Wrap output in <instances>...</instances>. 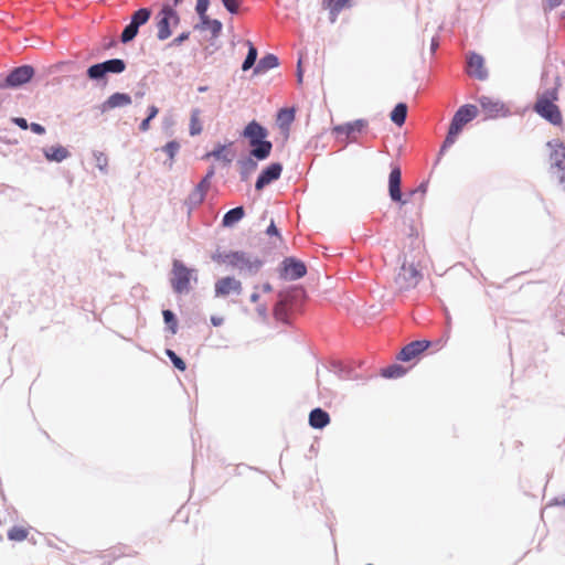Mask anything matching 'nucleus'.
<instances>
[{
    "mask_svg": "<svg viewBox=\"0 0 565 565\" xmlns=\"http://www.w3.org/2000/svg\"><path fill=\"white\" fill-rule=\"evenodd\" d=\"M227 258L231 267L247 276L256 275L264 265L259 257L243 250L230 252Z\"/></svg>",
    "mask_w": 565,
    "mask_h": 565,
    "instance_id": "5",
    "label": "nucleus"
},
{
    "mask_svg": "<svg viewBox=\"0 0 565 565\" xmlns=\"http://www.w3.org/2000/svg\"><path fill=\"white\" fill-rule=\"evenodd\" d=\"M426 191H427V184H426V183H420V184L418 185V188H417V189L412 190V191L408 193V196H413V195H414L415 193H417V192H420L422 194H425V193H426Z\"/></svg>",
    "mask_w": 565,
    "mask_h": 565,
    "instance_id": "52",
    "label": "nucleus"
},
{
    "mask_svg": "<svg viewBox=\"0 0 565 565\" xmlns=\"http://www.w3.org/2000/svg\"><path fill=\"white\" fill-rule=\"evenodd\" d=\"M307 273L305 264L294 257H288L281 263L280 277L286 280H297Z\"/></svg>",
    "mask_w": 565,
    "mask_h": 565,
    "instance_id": "9",
    "label": "nucleus"
},
{
    "mask_svg": "<svg viewBox=\"0 0 565 565\" xmlns=\"http://www.w3.org/2000/svg\"><path fill=\"white\" fill-rule=\"evenodd\" d=\"M422 277V273L414 264H407V262L404 260L394 277V284L399 291H406L415 288Z\"/></svg>",
    "mask_w": 565,
    "mask_h": 565,
    "instance_id": "6",
    "label": "nucleus"
},
{
    "mask_svg": "<svg viewBox=\"0 0 565 565\" xmlns=\"http://www.w3.org/2000/svg\"><path fill=\"white\" fill-rule=\"evenodd\" d=\"M534 110L551 124L557 126L562 122V114L554 103L536 102Z\"/></svg>",
    "mask_w": 565,
    "mask_h": 565,
    "instance_id": "12",
    "label": "nucleus"
},
{
    "mask_svg": "<svg viewBox=\"0 0 565 565\" xmlns=\"http://www.w3.org/2000/svg\"><path fill=\"white\" fill-rule=\"evenodd\" d=\"M278 301L274 306V317L284 323H288V315L289 309L292 306L294 297L289 294H285L284 291H279Z\"/></svg>",
    "mask_w": 565,
    "mask_h": 565,
    "instance_id": "14",
    "label": "nucleus"
},
{
    "mask_svg": "<svg viewBox=\"0 0 565 565\" xmlns=\"http://www.w3.org/2000/svg\"><path fill=\"white\" fill-rule=\"evenodd\" d=\"M245 215V211L243 206H236L230 211H227L222 220V225L224 227H232L237 222H239Z\"/></svg>",
    "mask_w": 565,
    "mask_h": 565,
    "instance_id": "26",
    "label": "nucleus"
},
{
    "mask_svg": "<svg viewBox=\"0 0 565 565\" xmlns=\"http://www.w3.org/2000/svg\"><path fill=\"white\" fill-rule=\"evenodd\" d=\"M430 345V342L427 340H416L407 345H405L399 354L397 355V359L404 362H408L416 358L418 354L427 350Z\"/></svg>",
    "mask_w": 565,
    "mask_h": 565,
    "instance_id": "15",
    "label": "nucleus"
},
{
    "mask_svg": "<svg viewBox=\"0 0 565 565\" xmlns=\"http://www.w3.org/2000/svg\"><path fill=\"white\" fill-rule=\"evenodd\" d=\"M246 44L248 46V52L242 64V70L244 72L250 70L255 65L258 56L257 49L254 46V44L250 41H247Z\"/></svg>",
    "mask_w": 565,
    "mask_h": 565,
    "instance_id": "33",
    "label": "nucleus"
},
{
    "mask_svg": "<svg viewBox=\"0 0 565 565\" xmlns=\"http://www.w3.org/2000/svg\"><path fill=\"white\" fill-rule=\"evenodd\" d=\"M278 65V57L274 54L268 53L258 61V63L254 67V74L266 73L267 71L275 68Z\"/></svg>",
    "mask_w": 565,
    "mask_h": 565,
    "instance_id": "23",
    "label": "nucleus"
},
{
    "mask_svg": "<svg viewBox=\"0 0 565 565\" xmlns=\"http://www.w3.org/2000/svg\"><path fill=\"white\" fill-rule=\"evenodd\" d=\"M554 81V86L552 87H545L543 88L537 96L536 102H545V103H554V100L557 99V89L559 86V78L558 76H553L552 78Z\"/></svg>",
    "mask_w": 565,
    "mask_h": 565,
    "instance_id": "25",
    "label": "nucleus"
},
{
    "mask_svg": "<svg viewBox=\"0 0 565 565\" xmlns=\"http://www.w3.org/2000/svg\"><path fill=\"white\" fill-rule=\"evenodd\" d=\"M200 110L194 109L191 114L190 135L196 136L202 131V125L199 121Z\"/></svg>",
    "mask_w": 565,
    "mask_h": 565,
    "instance_id": "40",
    "label": "nucleus"
},
{
    "mask_svg": "<svg viewBox=\"0 0 565 565\" xmlns=\"http://www.w3.org/2000/svg\"><path fill=\"white\" fill-rule=\"evenodd\" d=\"M256 311L263 321H266L268 319V310L265 305L257 306Z\"/></svg>",
    "mask_w": 565,
    "mask_h": 565,
    "instance_id": "50",
    "label": "nucleus"
},
{
    "mask_svg": "<svg viewBox=\"0 0 565 565\" xmlns=\"http://www.w3.org/2000/svg\"><path fill=\"white\" fill-rule=\"evenodd\" d=\"M210 0H196L195 12L199 17L206 15Z\"/></svg>",
    "mask_w": 565,
    "mask_h": 565,
    "instance_id": "44",
    "label": "nucleus"
},
{
    "mask_svg": "<svg viewBox=\"0 0 565 565\" xmlns=\"http://www.w3.org/2000/svg\"><path fill=\"white\" fill-rule=\"evenodd\" d=\"M367 122L363 119H358L352 122H347L344 125L337 126L334 131L338 135H345L347 137H351L355 132L362 131L366 127Z\"/></svg>",
    "mask_w": 565,
    "mask_h": 565,
    "instance_id": "22",
    "label": "nucleus"
},
{
    "mask_svg": "<svg viewBox=\"0 0 565 565\" xmlns=\"http://www.w3.org/2000/svg\"><path fill=\"white\" fill-rule=\"evenodd\" d=\"M297 78L298 83L302 82V71H301V61H298V70H297Z\"/></svg>",
    "mask_w": 565,
    "mask_h": 565,
    "instance_id": "59",
    "label": "nucleus"
},
{
    "mask_svg": "<svg viewBox=\"0 0 565 565\" xmlns=\"http://www.w3.org/2000/svg\"><path fill=\"white\" fill-rule=\"evenodd\" d=\"M43 152L49 161L62 162L70 157L68 150L62 146L44 148Z\"/></svg>",
    "mask_w": 565,
    "mask_h": 565,
    "instance_id": "24",
    "label": "nucleus"
},
{
    "mask_svg": "<svg viewBox=\"0 0 565 565\" xmlns=\"http://www.w3.org/2000/svg\"><path fill=\"white\" fill-rule=\"evenodd\" d=\"M553 504H555V505H564L565 507V495L562 499H555Z\"/></svg>",
    "mask_w": 565,
    "mask_h": 565,
    "instance_id": "63",
    "label": "nucleus"
},
{
    "mask_svg": "<svg viewBox=\"0 0 565 565\" xmlns=\"http://www.w3.org/2000/svg\"><path fill=\"white\" fill-rule=\"evenodd\" d=\"M407 117V105L398 103L390 114L391 120L398 127L404 125Z\"/></svg>",
    "mask_w": 565,
    "mask_h": 565,
    "instance_id": "29",
    "label": "nucleus"
},
{
    "mask_svg": "<svg viewBox=\"0 0 565 565\" xmlns=\"http://www.w3.org/2000/svg\"><path fill=\"white\" fill-rule=\"evenodd\" d=\"M211 322L214 327H220L223 324L224 322V319L222 317H216V316H212L211 317Z\"/></svg>",
    "mask_w": 565,
    "mask_h": 565,
    "instance_id": "55",
    "label": "nucleus"
},
{
    "mask_svg": "<svg viewBox=\"0 0 565 565\" xmlns=\"http://www.w3.org/2000/svg\"><path fill=\"white\" fill-rule=\"evenodd\" d=\"M191 281L198 282L196 269L186 267L181 260L174 259L170 274V285L174 294L186 295L191 290Z\"/></svg>",
    "mask_w": 565,
    "mask_h": 565,
    "instance_id": "3",
    "label": "nucleus"
},
{
    "mask_svg": "<svg viewBox=\"0 0 565 565\" xmlns=\"http://www.w3.org/2000/svg\"><path fill=\"white\" fill-rule=\"evenodd\" d=\"M479 104L481 107L490 114L491 117L502 113L503 116H507L509 114V110L505 109V106L503 103L499 100H493L492 98L488 96H481L479 98Z\"/></svg>",
    "mask_w": 565,
    "mask_h": 565,
    "instance_id": "19",
    "label": "nucleus"
},
{
    "mask_svg": "<svg viewBox=\"0 0 565 565\" xmlns=\"http://www.w3.org/2000/svg\"><path fill=\"white\" fill-rule=\"evenodd\" d=\"M29 128L31 129L32 132H34L36 135L45 134V128L38 122L30 124Z\"/></svg>",
    "mask_w": 565,
    "mask_h": 565,
    "instance_id": "49",
    "label": "nucleus"
},
{
    "mask_svg": "<svg viewBox=\"0 0 565 565\" xmlns=\"http://www.w3.org/2000/svg\"><path fill=\"white\" fill-rule=\"evenodd\" d=\"M180 150V143L175 140L169 141L166 146L162 147V151L167 153L169 160L164 162L166 166H168L169 169L172 168L174 157Z\"/></svg>",
    "mask_w": 565,
    "mask_h": 565,
    "instance_id": "34",
    "label": "nucleus"
},
{
    "mask_svg": "<svg viewBox=\"0 0 565 565\" xmlns=\"http://www.w3.org/2000/svg\"><path fill=\"white\" fill-rule=\"evenodd\" d=\"M206 192L207 191L201 189L198 185L193 189V191L185 200V205L188 206L189 211L196 209L204 201Z\"/></svg>",
    "mask_w": 565,
    "mask_h": 565,
    "instance_id": "28",
    "label": "nucleus"
},
{
    "mask_svg": "<svg viewBox=\"0 0 565 565\" xmlns=\"http://www.w3.org/2000/svg\"><path fill=\"white\" fill-rule=\"evenodd\" d=\"M268 131L256 120H252L244 128L242 136L249 141L250 156L256 160H265L270 156L273 143L266 140Z\"/></svg>",
    "mask_w": 565,
    "mask_h": 565,
    "instance_id": "1",
    "label": "nucleus"
},
{
    "mask_svg": "<svg viewBox=\"0 0 565 565\" xmlns=\"http://www.w3.org/2000/svg\"><path fill=\"white\" fill-rule=\"evenodd\" d=\"M150 121H151V119H150V118H145V119L141 121L140 126H139V129H140L141 131H147V130L149 129Z\"/></svg>",
    "mask_w": 565,
    "mask_h": 565,
    "instance_id": "56",
    "label": "nucleus"
},
{
    "mask_svg": "<svg viewBox=\"0 0 565 565\" xmlns=\"http://www.w3.org/2000/svg\"><path fill=\"white\" fill-rule=\"evenodd\" d=\"M401 184L402 172L399 167L395 166L392 168L388 175V195L393 202L399 203L401 205H405L408 202V200L403 199Z\"/></svg>",
    "mask_w": 565,
    "mask_h": 565,
    "instance_id": "10",
    "label": "nucleus"
},
{
    "mask_svg": "<svg viewBox=\"0 0 565 565\" xmlns=\"http://www.w3.org/2000/svg\"><path fill=\"white\" fill-rule=\"evenodd\" d=\"M227 145H217L211 152L206 154V157H213L216 160H222L224 163L228 164L233 160V154L226 152Z\"/></svg>",
    "mask_w": 565,
    "mask_h": 565,
    "instance_id": "31",
    "label": "nucleus"
},
{
    "mask_svg": "<svg viewBox=\"0 0 565 565\" xmlns=\"http://www.w3.org/2000/svg\"><path fill=\"white\" fill-rule=\"evenodd\" d=\"M148 111L149 114L147 118H150L152 120L158 115L159 109L154 105H151L148 107Z\"/></svg>",
    "mask_w": 565,
    "mask_h": 565,
    "instance_id": "54",
    "label": "nucleus"
},
{
    "mask_svg": "<svg viewBox=\"0 0 565 565\" xmlns=\"http://www.w3.org/2000/svg\"><path fill=\"white\" fill-rule=\"evenodd\" d=\"M237 166L239 168V175L242 181H247L248 178L256 171L257 162L254 157L250 154L248 157H244L237 161Z\"/></svg>",
    "mask_w": 565,
    "mask_h": 565,
    "instance_id": "21",
    "label": "nucleus"
},
{
    "mask_svg": "<svg viewBox=\"0 0 565 565\" xmlns=\"http://www.w3.org/2000/svg\"><path fill=\"white\" fill-rule=\"evenodd\" d=\"M213 175H214V169L211 168L207 171L206 175L196 185L200 186L201 189L207 191L210 188V181L213 178Z\"/></svg>",
    "mask_w": 565,
    "mask_h": 565,
    "instance_id": "45",
    "label": "nucleus"
},
{
    "mask_svg": "<svg viewBox=\"0 0 565 565\" xmlns=\"http://www.w3.org/2000/svg\"><path fill=\"white\" fill-rule=\"evenodd\" d=\"M96 167L104 173H107L108 159L103 152H94Z\"/></svg>",
    "mask_w": 565,
    "mask_h": 565,
    "instance_id": "42",
    "label": "nucleus"
},
{
    "mask_svg": "<svg viewBox=\"0 0 565 565\" xmlns=\"http://www.w3.org/2000/svg\"><path fill=\"white\" fill-rule=\"evenodd\" d=\"M224 8L232 14L238 13L239 1L238 0H221Z\"/></svg>",
    "mask_w": 565,
    "mask_h": 565,
    "instance_id": "43",
    "label": "nucleus"
},
{
    "mask_svg": "<svg viewBox=\"0 0 565 565\" xmlns=\"http://www.w3.org/2000/svg\"><path fill=\"white\" fill-rule=\"evenodd\" d=\"M547 147L552 149L551 171L558 178L559 184L565 189V146L558 140L547 142Z\"/></svg>",
    "mask_w": 565,
    "mask_h": 565,
    "instance_id": "7",
    "label": "nucleus"
},
{
    "mask_svg": "<svg viewBox=\"0 0 565 565\" xmlns=\"http://www.w3.org/2000/svg\"><path fill=\"white\" fill-rule=\"evenodd\" d=\"M266 233L268 235H276V236H279V232H278V228L276 227L274 221L270 222L269 226L267 227L266 230Z\"/></svg>",
    "mask_w": 565,
    "mask_h": 565,
    "instance_id": "53",
    "label": "nucleus"
},
{
    "mask_svg": "<svg viewBox=\"0 0 565 565\" xmlns=\"http://www.w3.org/2000/svg\"><path fill=\"white\" fill-rule=\"evenodd\" d=\"M151 14V9L140 8L132 13L129 23L139 30L140 26L145 25L149 21Z\"/></svg>",
    "mask_w": 565,
    "mask_h": 565,
    "instance_id": "27",
    "label": "nucleus"
},
{
    "mask_svg": "<svg viewBox=\"0 0 565 565\" xmlns=\"http://www.w3.org/2000/svg\"><path fill=\"white\" fill-rule=\"evenodd\" d=\"M438 47V41L434 38L430 43V51L434 53Z\"/></svg>",
    "mask_w": 565,
    "mask_h": 565,
    "instance_id": "62",
    "label": "nucleus"
},
{
    "mask_svg": "<svg viewBox=\"0 0 565 565\" xmlns=\"http://www.w3.org/2000/svg\"><path fill=\"white\" fill-rule=\"evenodd\" d=\"M295 119V111L290 108H282L278 111L277 120L281 129H289L290 124Z\"/></svg>",
    "mask_w": 565,
    "mask_h": 565,
    "instance_id": "32",
    "label": "nucleus"
},
{
    "mask_svg": "<svg viewBox=\"0 0 565 565\" xmlns=\"http://www.w3.org/2000/svg\"><path fill=\"white\" fill-rule=\"evenodd\" d=\"M28 536V531L24 527L13 526L8 532V537L11 541L21 542Z\"/></svg>",
    "mask_w": 565,
    "mask_h": 565,
    "instance_id": "39",
    "label": "nucleus"
},
{
    "mask_svg": "<svg viewBox=\"0 0 565 565\" xmlns=\"http://www.w3.org/2000/svg\"><path fill=\"white\" fill-rule=\"evenodd\" d=\"M483 64L484 60L480 54L472 52L468 55L467 65L469 74L481 81L488 77V72Z\"/></svg>",
    "mask_w": 565,
    "mask_h": 565,
    "instance_id": "16",
    "label": "nucleus"
},
{
    "mask_svg": "<svg viewBox=\"0 0 565 565\" xmlns=\"http://www.w3.org/2000/svg\"><path fill=\"white\" fill-rule=\"evenodd\" d=\"M282 171V166L279 162H273L266 167L258 175L255 188L256 190H263L266 185L278 180Z\"/></svg>",
    "mask_w": 565,
    "mask_h": 565,
    "instance_id": "13",
    "label": "nucleus"
},
{
    "mask_svg": "<svg viewBox=\"0 0 565 565\" xmlns=\"http://www.w3.org/2000/svg\"><path fill=\"white\" fill-rule=\"evenodd\" d=\"M100 65L104 66L106 74H120L126 70V63L121 58H110L100 62Z\"/></svg>",
    "mask_w": 565,
    "mask_h": 565,
    "instance_id": "30",
    "label": "nucleus"
},
{
    "mask_svg": "<svg viewBox=\"0 0 565 565\" xmlns=\"http://www.w3.org/2000/svg\"><path fill=\"white\" fill-rule=\"evenodd\" d=\"M328 7L330 9V22L334 23L337 21V18H338L339 13L341 12V10L343 8L340 7V6H337V4L332 3V2H328Z\"/></svg>",
    "mask_w": 565,
    "mask_h": 565,
    "instance_id": "47",
    "label": "nucleus"
},
{
    "mask_svg": "<svg viewBox=\"0 0 565 565\" xmlns=\"http://www.w3.org/2000/svg\"><path fill=\"white\" fill-rule=\"evenodd\" d=\"M166 354L170 359L175 369H178L179 371H185V362L173 350L167 349Z\"/></svg>",
    "mask_w": 565,
    "mask_h": 565,
    "instance_id": "41",
    "label": "nucleus"
},
{
    "mask_svg": "<svg viewBox=\"0 0 565 565\" xmlns=\"http://www.w3.org/2000/svg\"><path fill=\"white\" fill-rule=\"evenodd\" d=\"M12 121L21 129H28L30 126L26 119L22 117H14L12 118Z\"/></svg>",
    "mask_w": 565,
    "mask_h": 565,
    "instance_id": "51",
    "label": "nucleus"
},
{
    "mask_svg": "<svg viewBox=\"0 0 565 565\" xmlns=\"http://www.w3.org/2000/svg\"><path fill=\"white\" fill-rule=\"evenodd\" d=\"M264 292H270L273 290V286L269 282H266L262 286Z\"/></svg>",
    "mask_w": 565,
    "mask_h": 565,
    "instance_id": "61",
    "label": "nucleus"
},
{
    "mask_svg": "<svg viewBox=\"0 0 565 565\" xmlns=\"http://www.w3.org/2000/svg\"><path fill=\"white\" fill-rule=\"evenodd\" d=\"M157 39L166 41L172 35V26L180 23V15L170 2H164L156 14Z\"/></svg>",
    "mask_w": 565,
    "mask_h": 565,
    "instance_id": "4",
    "label": "nucleus"
},
{
    "mask_svg": "<svg viewBox=\"0 0 565 565\" xmlns=\"http://www.w3.org/2000/svg\"><path fill=\"white\" fill-rule=\"evenodd\" d=\"M548 77H550V72H548V71H546V72L543 74V78H542V79H543V82H544V84H546V83H547Z\"/></svg>",
    "mask_w": 565,
    "mask_h": 565,
    "instance_id": "64",
    "label": "nucleus"
},
{
    "mask_svg": "<svg viewBox=\"0 0 565 565\" xmlns=\"http://www.w3.org/2000/svg\"><path fill=\"white\" fill-rule=\"evenodd\" d=\"M330 423L329 414L320 407L312 409L309 414V425L316 429H322Z\"/></svg>",
    "mask_w": 565,
    "mask_h": 565,
    "instance_id": "20",
    "label": "nucleus"
},
{
    "mask_svg": "<svg viewBox=\"0 0 565 565\" xmlns=\"http://www.w3.org/2000/svg\"><path fill=\"white\" fill-rule=\"evenodd\" d=\"M406 373V369L399 364H393L387 367H384L381 372L382 376L386 379H397L403 376Z\"/></svg>",
    "mask_w": 565,
    "mask_h": 565,
    "instance_id": "36",
    "label": "nucleus"
},
{
    "mask_svg": "<svg viewBox=\"0 0 565 565\" xmlns=\"http://www.w3.org/2000/svg\"><path fill=\"white\" fill-rule=\"evenodd\" d=\"M349 0H326V2H332L337 6H340L342 8L345 7V4L348 3Z\"/></svg>",
    "mask_w": 565,
    "mask_h": 565,
    "instance_id": "58",
    "label": "nucleus"
},
{
    "mask_svg": "<svg viewBox=\"0 0 565 565\" xmlns=\"http://www.w3.org/2000/svg\"><path fill=\"white\" fill-rule=\"evenodd\" d=\"M227 256H230V252L228 253H220L218 252L212 256V259L215 262H218V263H224V264L230 265V259L227 258Z\"/></svg>",
    "mask_w": 565,
    "mask_h": 565,
    "instance_id": "48",
    "label": "nucleus"
},
{
    "mask_svg": "<svg viewBox=\"0 0 565 565\" xmlns=\"http://www.w3.org/2000/svg\"><path fill=\"white\" fill-rule=\"evenodd\" d=\"M190 38V32L189 31H185V32H182L181 34H179L177 38H174L168 46L172 47V46H179L181 45L183 42H185L186 40H189Z\"/></svg>",
    "mask_w": 565,
    "mask_h": 565,
    "instance_id": "46",
    "label": "nucleus"
},
{
    "mask_svg": "<svg viewBox=\"0 0 565 565\" xmlns=\"http://www.w3.org/2000/svg\"><path fill=\"white\" fill-rule=\"evenodd\" d=\"M164 323L168 326V329L171 331V333L175 334L178 330V321L175 315L169 310L166 309L162 311Z\"/></svg>",
    "mask_w": 565,
    "mask_h": 565,
    "instance_id": "37",
    "label": "nucleus"
},
{
    "mask_svg": "<svg viewBox=\"0 0 565 565\" xmlns=\"http://www.w3.org/2000/svg\"><path fill=\"white\" fill-rule=\"evenodd\" d=\"M200 22L194 25V30L203 31L209 30L213 38H217L223 29L221 21L211 19L207 14L199 17Z\"/></svg>",
    "mask_w": 565,
    "mask_h": 565,
    "instance_id": "18",
    "label": "nucleus"
},
{
    "mask_svg": "<svg viewBox=\"0 0 565 565\" xmlns=\"http://www.w3.org/2000/svg\"><path fill=\"white\" fill-rule=\"evenodd\" d=\"M86 75L89 79L96 82L104 81L107 76L105 68L100 63L90 65L86 71Z\"/></svg>",
    "mask_w": 565,
    "mask_h": 565,
    "instance_id": "35",
    "label": "nucleus"
},
{
    "mask_svg": "<svg viewBox=\"0 0 565 565\" xmlns=\"http://www.w3.org/2000/svg\"><path fill=\"white\" fill-rule=\"evenodd\" d=\"M131 104V97L127 93H114L104 103L100 104V111L107 113L115 108H121Z\"/></svg>",
    "mask_w": 565,
    "mask_h": 565,
    "instance_id": "17",
    "label": "nucleus"
},
{
    "mask_svg": "<svg viewBox=\"0 0 565 565\" xmlns=\"http://www.w3.org/2000/svg\"><path fill=\"white\" fill-rule=\"evenodd\" d=\"M242 282L234 277L227 276L218 279L214 286L215 297H226L230 294L241 295Z\"/></svg>",
    "mask_w": 565,
    "mask_h": 565,
    "instance_id": "11",
    "label": "nucleus"
},
{
    "mask_svg": "<svg viewBox=\"0 0 565 565\" xmlns=\"http://www.w3.org/2000/svg\"><path fill=\"white\" fill-rule=\"evenodd\" d=\"M257 288H258V287H257V286H255V291L250 295V301H252V302H257V301H258V299H259V295H258V292L256 291V289H257Z\"/></svg>",
    "mask_w": 565,
    "mask_h": 565,
    "instance_id": "60",
    "label": "nucleus"
},
{
    "mask_svg": "<svg viewBox=\"0 0 565 565\" xmlns=\"http://www.w3.org/2000/svg\"><path fill=\"white\" fill-rule=\"evenodd\" d=\"M546 1H547L550 9H554L563 2V0H546Z\"/></svg>",
    "mask_w": 565,
    "mask_h": 565,
    "instance_id": "57",
    "label": "nucleus"
},
{
    "mask_svg": "<svg viewBox=\"0 0 565 565\" xmlns=\"http://www.w3.org/2000/svg\"><path fill=\"white\" fill-rule=\"evenodd\" d=\"M35 74V70L31 65H21L12 68L4 81L0 84V88H20L29 83Z\"/></svg>",
    "mask_w": 565,
    "mask_h": 565,
    "instance_id": "8",
    "label": "nucleus"
},
{
    "mask_svg": "<svg viewBox=\"0 0 565 565\" xmlns=\"http://www.w3.org/2000/svg\"><path fill=\"white\" fill-rule=\"evenodd\" d=\"M478 115V108L475 105L467 104L458 108L455 113L446 139L441 146L439 154H443L449 147H451L457 137L460 135L466 124L473 120Z\"/></svg>",
    "mask_w": 565,
    "mask_h": 565,
    "instance_id": "2",
    "label": "nucleus"
},
{
    "mask_svg": "<svg viewBox=\"0 0 565 565\" xmlns=\"http://www.w3.org/2000/svg\"><path fill=\"white\" fill-rule=\"evenodd\" d=\"M139 30L137 28H135L132 24L128 23L121 34H120V41L121 43L124 44H127L129 42H131L138 34Z\"/></svg>",
    "mask_w": 565,
    "mask_h": 565,
    "instance_id": "38",
    "label": "nucleus"
}]
</instances>
